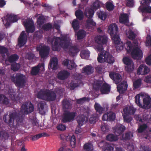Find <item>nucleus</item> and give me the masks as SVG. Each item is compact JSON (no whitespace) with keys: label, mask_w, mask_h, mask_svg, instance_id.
Masks as SVG:
<instances>
[{"label":"nucleus","mask_w":151,"mask_h":151,"mask_svg":"<svg viewBox=\"0 0 151 151\" xmlns=\"http://www.w3.org/2000/svg\"><path fill=\"white\" fill-rule=\"evenodd\" d=\"M34 107L31 102L23 104L21 106V111H15L9 115H5L3 117L4 122L10 126L13 125L14 121L16 119L17 122L22 123L25 116V114H27L34 111Z\"/></svg>","instance_id":"f257e3e1"},{"label":"nucleus","mask_w":151,"mask_h":151,"mask_svg":"<svg viewBox=\"0 0 151 151\" xmlns=\"http://www.w3.org/2000/svg\"><path fill=\"white\" fill-rule=\"evenodd\" d=\"M48 42L52 45V49L54 51H59L61 48L66 49L68 48L70 41L66 35L61 37H54L52 38L49 39Z\"/></svg>","instance_id":"f03ea898"},{"label":"nucleus","mask_w":151,"mask_h":151,"mask_svg":"<svg viewBox=\"0 0 151 151\" xmlns=\"http://www.w3.org/2000/svg\"><path fill=\"white\" fill-rule=\"evenodd\" d=\"M128 52H131L132 58L134 59L140 60L142 57V52L141 50L138 47L137 41L134 40L132 44L131 42L127 43Z\"/></svg>","instance_id":"7ed1b4c3"},{"label":"nucleus","mask_w":151,"mask_h":151,"mask_svg":"<svg viewBox=\"0 0 151 151\" xmlns=\"http://www.w3.org/2000/svg\"><path fill=\"white\" fill-rule=\"evenodd\" d=\"M108 29L113 42L116 45L117 49H123V46L121 45L120 39L119 35H117L118 30L117 26L115 24H111L108 27Z\"/></svg>","instance_id":"20e7f679"},{"label":"nucleus","mask_w":151,"mask_h":151,"mask_svg":"<svg viewBox=\"0 0 151 151\" xmlns=\"http://www.w3.org/2000/svg\"><path fill=\"white\" fill-rule=\"evenodd\" d=\"M37 97L47 101H52L55 100L56 95L53 91L47 89H42L37 93Z\"/></svg>","instance_id":"39448f33"},{"label":"nucleus","mask_w":151,"mask_h":151,"mask_svg":"<svg viewBox=\"0 0 151 151\" xmlns=\"http://www.w3.org/2000/svg\"><path fill=\"white\" fill-rule=\"evenodd\" d=\"M97 60L100 63L104 62L111 64L114 62V58L107 51L104 50L98 54Z\"/></svg>","instance_id":"423d86ee"},{"label":"nucleus","mask_w":151,"mask_h":151,"mask_svg":"<svg viewBox=\"0 0 151 151\" xmlns=\"http://www.w3.org/2000/svg\"><path fill=\"white\" fill-rule=\"evenodd\" d=\"M97 60L100 63L104 62L111 64L114 62V58L107 51L104 50L98 54Z\"/></svg>","instance_id":"0eeeda50"},{"label":"nucleus","mask_w":151,"mask_h":151,"mask_svg":"<svg viewBox=\"0 0 151 151\" xmlns=\"http://www.w3.org/2000/svg\"><path fill=\"white\" fill-rule=\"evenodd\" d=\"M141 95H137L135 97V102L139 107L145 109H149L151 108V98L150 96L144 98L143 99L142 105L140 103V99Z\"/></svg>","instance_id":"6e6552de"},{"label":"nucleus","mask_w":151,"mask_h":151,"mask_svg":"<svg viewBox=\"0 0 151 151\" xmlns=\"http://www.w3.org/2000/svg\"><path fill=\"white\" fill-rule=\"evenodd\" d=\"M11 79L18 87L22 88L25 86L26 83L25 76L23 74L17 73L16 74L15 76H12Z\"/></svg>","instance_id":"1a4fd4ad"},{"label":"nucleus","mask_w":151,"mask_h":151,"mask_svg":"<svg viewBox=\"0 0 151 151\" xmlns=\"http://www.w3.org/2000/svg\"><path fill=\"white\" fill-rule=\"evenodd\" d=\"M36 50L39 52L40 56L42 59L47 58L49 54L50 48L46 46L39 45L36 47Z\"/></svg>","instance_id":"9d476101"},{"label":"nucleus","mask_w":151,"mask_h":151,"mask_svg":"<svg viewBox=\"0 0 151 151\" xmlns=\"http://www.w3.org/2000/svg\"><path fill=\"white\" fill-rule=\"evenodd\" d=\"M141 2V6L138 8V11L139 12L147 13H151V6H149L150 4L151 3V1H143Z\"/></svg>","instance_id":"9b49d317"},{"label":"nucleus","mask_w":151,"mask_h":151,"mask_svg":"<svg viewBox=\"0 0 151 151\" xmlns=\"http://www.w3.org/2000/svg\"><path fill=\"white\" fill-rule=\"evenodd\" d=\"M76 116L75 112H70L68 110L65 111L62 119V122L64 123L72 122L74 120Z\"/></svg>","instance_id":"f8f14e48"},{"label":"nucleus","mask_w":151,"mask_h":151,"mask_svg":"<svg viewBox=\"0 0 151 151\" xmlns=\"http://www.w3.org/2000/svg\"><path fill=\"white\" fill-rule=\"evenodd\" d=\"M122 60L124 63L127 65L125 67L126 70L128 72H132L134 68V66L131 59L127 57H125L123 58Z\"/></svg>","instance_id":"ddd939ff"},{"label":"nucleus","mask_w":151,"mask_h":151,"mask_svg":"<svg viewBox=\"0 0 151 151\" xmlns=\"http://www.w3.org/2000/svg\"><path fill=\"white\" fill-rule=\"evenodd\" d=\"M27 41V36L25 31H23L20 34L18 39V45L20 47L24 46Z\"/></svg>","instance_id":"4468645a"},{"label":"nucleus","mask_w":151,"mask_h":151,"mask_svg":"<svg viewBox=\"0 0 151 151\" xmlns=\"http://www.w3.org/2000/svg\"><path fill=\"white\" fill-rule=\"evenodd\" d=\"M17 20V16L12 14L7 15L4 17V19H2L3 22H5V25L7 26L9 25L11 23L16 22Z\"/></svg>","instance_id":"2eb2a0df"},{"label":"nucleus","mask_w":151,"mask_h":151,"mask_svg":"<svg viewBox=\"0 0 151 151\" xmlns=\"http://www.w3.org/2000/svg\"><path fill=\"white\" fill-rule=\"evenodd\" d=\"M150 71V69L145 65H141L137 70V74L145 75L147 74Z\"/></svg>","instance_id":"dca6fc26"},{"label":"nucleus","mask_w":151,"mask_h":151,"mask_svg":"<svg viewBox=\"0 0 151 151\" xmlns=\"http://www.w3.org/2000/svg\"><path fill=\"white\" fill-rule=\"evenodd\" d=\"M110 78L113 80L116 84L119 83L122 80V77L118 73L111 72L109 73Z\"/></svg>","instance_id":"f3484780"},{"label":"nucleus","mask_w":151,"mask_h":151,"mask_svg":"<svg viewBox=\"0 0 151 151\" xmlns=\"http://www.w3.org/2000/svg\"><path fill=\"white\" fill-rule=\"evenodd\" d=\"M128 85L127 82L123 81L120 84L117 85V91L120 93H123L127 90Z\"/></svg>","instance_id":"a211bd4d"},{"label":"nucleus","mask_w":151,"mask_h":151,"mask_svg":"<svg viewBox=\"0 0 151 151\" xmlns=\"http://www.w3.org/2000/svg\"><path fill=\"white\" fill-rule=\"evenodd\" d=\"M115 113L111 112L105 114L102 116V119L104 121H112L115 120Z\"/></svg>","instance_id":"6ab92c4d"},{"label":"nucleus","mask_w":151,"mask_h":151,"mask_svg":"<svg viewBox=\"0 0 151 151\" xmlns=\"http://www.w3.org/2000/svg\"><path fill=\"white\" fill-rule=\"evenodd\" d=\"M70 75V73L67 71L63 70L59 72L57 76L59 79L63 80L68 78Z\"/></svg>","instance_id":"aec40b11"},{"label":"nucleus","mask_w":151,"mask_h":151,"mask_svg":"<svg viewBox=\"0 0 151 151\" xmlns=\"http://www.w3.org/2000/svg\"><path fill=\"white\" fill-rule=\"evenodd\" d=\"M44 68V64L42 63L40 64H38L36 66L32 67V68L30 72L32 76H36L40 72V68L41 67Z\"/></svg>","instance_id":"412c9836"},{"label":"nucleus","mask_w":151,"mask_h":151,"mask_svg":"<svg viewBox=\"0 0 151 151\" xmlns=\"http://www.w3.org/2000/svg\"><path fill=\"white\" fill-rule=\"evenodd\" d=\"M94 69L91 65H86L82 68V72L85 75H90L94 72Z\"/></svg>","instance_id":"4be33fe9"},{"label":"nucleus","mask_w":151,"mask_h":151,"mask_svg":"<svg viewBox=\"0 0 151 151\" xmlns=\"http://www.w3.org/2000/svg\"><path fill=\"white\" fill-rule=\"evenodd\" d=\"M95 42L98 44H105L107 42L108 38L105 35H99L95 37Z\"/></svg>","instance_id":"5701e85b"},{"label":"nucleus","mask_w":151,"mask_h":151,"mask_svg":"<svg viewBox=\"0 0 151 151\" xmlns=\"http://www.w3.org/2000/svg\"><path fill=\"white\" fill-rule=\"evenodd\" d=\"M94 10L90 8L87 7L85 9L84 14L88 19L92 18L94 15Z\"/></svg>","instance_id":"b1692460"},{"label":"nucleus","mask_w":151,"mask_h":151,"mask_svg":"<svg viewBox=\"0 0 151 151\" xmlns=\"http://www.w3.org/2000/svg\"><path fill=\"white\" fill-rule=\"evenodd\" d=\"M58 65V61L56 57H53L50 60L49 64V65L51 68L53 70H56L57 69Z\"/></svg>","instance_id":"393cba45"},{"label":"nucleus","mask_w":151,"mask_h":151,"mask_svg":"<svg viewBox=\"0 0 151 151\" xmlns=\"http://www.w3.org/2000/svg\"><path fill=\"white\" fill-rule=\"evenodd\" d=\"M79 51V49L76 46H71L69 48V53L70 56L74 57L76 56Z\"/></svg>","instance_id":"a878e982"},{"label":"nucleus","mask_w":151,"mask_h":151,"mask_svg":"<svg viewBox=\"0 0 151 151\" xmlns=\"http://www.w3.org/2000/svg\"><path fill=\"white\" fill-rule=\"evenodd\" d=\"M110 90V86L107 84L104 83L101 88L100 91L103 94L108 93Z\"/></svg>","instance_id":"bb28decb"},{"label":"nucleus","mask_w":151,"mask_h":151,"mask_svg":"<svg viewBox=\"0 0 151 151\" xmlns=\"http://www.w3.org/2000/svg\"><path fill=\"white\" fill-rule=\"evenodd\" d=\"M135 111V109L133 107L131 106L126 107L123 109L124 113L127 115L134 114Z\"/></svg>","instance_id":"cd10ccee"},{"label":"nucleus","mask_w":151,"mask_h":151,"mask_svg":"<svg viewBox=\"0 0 151 151\" xmlns=\"http://www.w3.org/2000/svg\"><path fill=\"white\" fill-rule=\"evenodd\" d=\"M125 129L126 128L124 125L121 124H119L117 126L115 130V133L117 135H119L123 133Z\"/></svg>","instance_id":"c85d7f7f"},{"label":"nucleus","mask_w":151,"mask_h":151,"mask_svg":"<svg viewBox=\"0 0 151 151\" xmlns=\"http://www.w3.org/2000/svg\"><path fill=\"white\" fill-rule=\"evenodd\" d=\"M128 16L127 14H121L119 17V22L120 23L126 24L129 22Z\"/></svg>","instance_id":"c756f323"},{"label":"nucleus","mask_w":151,"mask_h":151,"mask_svg":"<svg viewBox=\"0 0 151 151\" xmlns=\"http://www.w3.org/2000/svg\"><path fill=\"white\" fill-rule=\"evenodd\" d=\"M86 28L88 29H91L93 27L96 25V24L92 18H89L86 21Z\"/></svg>","instance_id":"7c9ffc66"},{"label":"nucleus","mask_w":151,"mask_h":151,"mask_svg":"<svg viewBox=\"0 0 151 151\" xmlns=\"http://www.w3.org/2000/svg\"><path fill=\"white\" fill-rule=\"evenodd\" d=\"M63 107L64 109H69L71 108L72 104L70 101L67 99H64L62 101Z\"/></svg>","instance_id":"2f4dec72"},{"label":"nucleus","mask_w":151,"mask_h":151,"mask_svg":"<svg viewBox=\"0 0 151 151\" xmlns=\"http://www.w3.org/2000/svg\"><path fill=\"white\" fill-rule=\"evenodd\" d=\"M84 151H93V144L90 142L86 143L83 146Z\"/></svg>","instance_id":"473e14b6"},{"label":"nucleus","mask_w":151,"mask_h":151,"mask_svg":"<svg viewBox=\"0 0 151 151\" xmlns=\"http://www.w3.org/2000/svg\"><path fill=\"white\" fill-rule=\"evenodd\" d=\"M9 99L5 95L0 94V103L4 105H8L9 103Z\"/></svg>","instance_id":"72a5a7b5"},{"label":"nucleus","mask_w":151,"mask_h":151,"mask_svg":"<svg viewBox=\"0 0 151 151\" xmlns=\"http://www.w3.org/2000/svg\"><path fill=\"white\" fill-rule=\"evenodd\" d=\"M45 102L42 101L40 102L37 104V106L41 114H43L45 113V111H44L45 109Z\"/></svg>","instance_id":"f704fd0d"},{"label":"nucleus","mask_w":151,"mask_h":151,"mask_svg":"<svg viewBox=\"0 0 151 151\" xmlns=\"http://www.w3.org/2000/svg\"><path fill=\"white\" fill-rule=\"evenodd\" d=\"M75 15L76 18L79 20H81L83 19L84 17L83 13L80 9H78L75 12Z\"/></svg>","instance_id":"c9c22d12"},{"label":"nucleus","mask_w":151,"mask_h":151,"mask_svg":"<svg viewBox=\"0 0 151 151\" xmlns=\"http://www.w3.org/2000/svg\"><path fill=\"white\" fill-rule=\"evenodd\" d=\"M86 32L83 29L80 30L77 34V38L78 40L83 39L86 36Z\"/></svg>","instance_id":"e433bc0d"},{"label":"nucleus","mask_w":151,"mask_h":151,"mask_svg":"<svg viewBox=\"0 0 151 151\" xmlns=\"http://www.w3.org/2000/svg\"><path fill=\"white\" fill-rule=\"evenodd\" d=\"M49 135L47 133L43 132L41 133L35 135L32 137V141L36 140L42 137H47Z\"/></svg>","instance_id":"4c0bfd02"},{"label":"nucleus","mask_w":151,"mask_h":151,"mask_svg":"<svg viewBox=\"0 0 151 151\" xmlns=\"http://www.w3.org/2000/svg\"><path fill=\"white\" fill-rule=\"evenodd\" d=\"M94 107L96 112L99 114H101L104 111V109L100 104L97 103L95 104Z\"/></svg>","instance_id":"58836bf2"},{"label":"nucleus","mask_w":151,"mask_h":151,"mask_svg":"<svg viewBox=\"0 0 151 151\" xmlns=\"http://www.w3.org/2000/svg\"><path fill=\"white\" fill-rule=\"evenodd\" d=\"M97 15L98 17L103 20H104L107 17V14L106 12L101 11L98 12Z\"/></svg>","instance_id":"ea45409f"},{"label":"nucleus","mask_w":151,"mask_h":151,"mask_svg":"<svg viewBox=\"0 0 151 151\" xmlns=\"http://www.w3.org/2000/svg\"><path fill=\"white\" fill-rule=\"evenodd\" d=\"M72 26L75 31L78 30L79 27V21L76 19H74L72 22Z\"/></svg>","instance_id":"a19ab883"},{"label":"nucleus","mask_w":151,"mask_h":151,"mask_svg":"<svg viewBox=\"0 0 151 151\" xmlns=\"http://www.w3.org/2000/svg\"><path fill=\"white\" fill-rule=\"evenodd\" d=\"M103 81L101 80H98L96 81L95 84L93 86V88L96 91L98 90L102 86L103 84Z\"/></svg>","instance_id":"79ce46f5"},{"label":"nucleus","mask_w":151,"mask_h":151,"mask_svg":"<svg viewBox=\"0 0 151 151\" xmlns=\"http://www.w3.org/2000/svg\"><path fill=\"white\" fill-rule=\"evenodd\" d=\"M106 140L111 142L116 141L118 140L117 137L112 134L108 135L106 136Z\"/></svg>","instance_id":"37998d69"},{"label":"nucleus","mask_w":151,"mask_h":151,"mask_svg":"<svg viewBox=\"0 0 151 151\" xmlns=\"http://www.w3.org/2000/svg\"><path fill=\"white\" fill-rule=\"evenodd\" d=\"M19 56L17 54H12L10 55L9 58L8 60L10 63H13L19 59Z\"/></svg>","instance_id":"c03bdc74"},{"label":"nucleus","mask_w":151,"mask_h":151,"mask_svg":"<svg viewBox=\"0 0 151 151\" xmlns=\"http://www.w3.org/2000/svg\"><path fill=\"white\" fill-rule=\"evenodd\" d=\"M147 128L146 124H144L139 126L137 129L138 133H141L144 132Z\"/></svg>","instance_id":"a18cd8bd"},{"label":"nucleus","mask_w":151,"mask_h":151,"mask_svg":"<svg viewBox=\"0 0 151 151\" xmlns=\"http://www.w3.org/2000/svg\"><path fill=\"white\" fill-rule=\"evenodd\" d=\"M52 28V24L50 23L44 24L42 27V29L45 31H48Z\"/></svg>","instance_id":"49530a36"},{"label":"nucleus","mask_w":151,"mask_h":151,"mask_svg":"<svg viewBox=\"0 0 151 151\" xmlns=\"http://www.w3.org/2000/svg\"><path fill=\"white\" fill-rule=\"evenodd\" d=\"M101 129L104 133L107 132L109 130V126L107 124L103 123L101 125Z\"/></svg>","instance_id":"de8ad7c7"},{"label":"nucleus","mask_w":151,"mask_h":151,"mask_svg":"<svg viewBox=\"0 0 151 151\" xmlns=\"http://www.w3.org/2000/svg\"><path fill=\"white\" fill-rule=\"evenodd\" d=\"M133 137V135L130 132L125 133V134H123L122 136V139H123L127 140L130 139V136Z\"/></svg>","instance_id":"09e8293b"},{"label":"nucleus","mask_w":151,"mask_h":151,"mask_svg":"<svg viewBox=\"0 0 151 151\" xmlns=\"http://www.w3.org/2000/svg\"><path fill=\"white\" fill-rule=\"evenodd\" d=\"M141 83V80L140 79H137L134 82L133 86L135 88H137L140 86Z\"/></svg>","instance_id":"8fccbe9b"},{"label":"nucleus","mask_w":151,"mask_h":151,"mask_svg":"<svg viewBox=\"0 0 151 151\" xmlns=\"http://www.w3.org/2000/svg\"><path fill=\"white\" fill-rule=\"evenodd\" d=\"M11 66V69L14 71L18 70L20 67V64L17 63L12 64Z\"/></svg>","instance_id":"3c124183"},{"label":"nucleus","mask_w":151,"mask_h":151,"mask_svg":"<svg viewBox=\"0 0 151 151\" xmlns=\"http://www.w3.org/2000/svg\"><path fill=\"white\" fill-rule=\"evenodd\" d=\"M98 119L97 116L95 114L91 115L89 119V122L91 124H94L95 123Z\"/></svg>","instance_id":"603ef678"},{"label":"nucleus","mask_w":151,"mask_h":151,"mask_svg":"<svg viewBox=\"0 0 151 151\" xmlns=\"http://www.w3.org/2000/svg\"><path fill=\"white\" fill-rule=\"evenodd\" d=\"M99 1H95L91 6V9L95 11L98 9L100 6Z\"/></svg>","instance_id":"864d4df0"},{"label":"nucleus","mask_w":151,"mask_h":151,"mask_svg":"<svg viewBox=\"0 0 151 151\" xmlns=\"http://www.w3.org/2000/svg\"><path fill=\"white\" fill-rule=\"evenodd\" d=\"M85 121V119L84 117L82 116H79L77 120L78 126L81 127L83 124L84 122Z\"/></svg>","instance_id":"5fc2aeb1"},{"label":"nucleus","mask_w":151,"mask_h":151,"mask_svg":"<svg viewBox=\"0 0 151 151\" xmlns=\"http://www.w3.org/2000/svg\"><path fill=\"white\" fill-rule=\"evenodd\" d=\"M45 21V19L43 16H40L37 19V23L40 26H41L44 24Z\"/></svg>","instance_id":"6e6d98bb"},{"label":"nucleus","mask_w":151,"mask_h":151,"mask_svg":"<svg viewBox=\"0 0 151 151\" xmlns=\"http://www.w3.org/2000/svg\"><path fill=\"white\" fill-rule=\"evenodd\" d=\"M70 144L73 148H74L76 146V139L75 136L73 135L70 138Z\"/></svg>","instance_id":"4d7b16f0"},{"label":"nucleus","mask_w":151,"mask_h":151,"mask_svg":"<svg viewBox=\"0 0 151 151\" xmlns=\"http://www.w3.org/2000/svg\"><path fill=\"white\" fill-rule=\"evenodd\" d=\"M89 99L88 98L84 97L77 100L76 102L78 104H81L83 103L86 101H89Z\"/></svg>","instance_id":"13d9d810"},{"label":"nucleus","mask_w":151,"mask_h":151,"mask_svg":"<svg viewBox=\"0 0 151 151\" xmlns=\"http://www.w3.org/2000/svg\"><path fill=\"white\" fill-rule=\"evenodd\" d=\"M25 28L26 31L28 33H33L35 30L34 24L30 25L29 26L25 27Z\"/></svg>","instance_id":"bf43d9fd"},{"label":"nucleus","mask_w":151,"mask_h":151,"mask_svg":"<svg viewBox=\"0 0 151 151\" xmlns=\"http://www.w3.org/2000/svg\"><path fill=\"white\" fill-rule=\"evenodd\" d=\"M24 25L25 27L29 26L30 25L34 24L32 20L30 19H27L23 22Z\"/></svg>","instance_id":"052dcab7"},{"label":"nucleus","mask_w":151,"mask_h":151,"mask_svg":"<svg viewBox=\"0 0 151 151\" xmlns=\"http://www.w3.org/2000/svg\"><path fill=\"white\" fill-rule=\"evenodd\" d=\"M129 34L128 37L130 40H133L135 39L136 35L131 30H129L128 32Z\"/></svg>","instance_id":"680f3d73"},{"label":"nucleus","mask_w":151,"mask_h":151,"mask_svg":"<svg viewBox=\"0 0 151 151\" xmlns=\"http://www.w3.org/2000/svg\"><path fill=\"white\" fill-rule=\"evenodd\" d=\"M106 7L108 10L112 11L114 8V6L112 3L108 2L106 4Z\"/></svg>","instance_id":"e2e57ef3"},{"label":"nucleus","mask_w":151,"mask_h":151,"mask_svg":"<svg viewBox=\"0 0 151 151\" xmlns=\"http://www.w3.org/2000/svg\"><path fill=\"white\" fill-rule=\"evenodd\" d=\"M75 67V64L74 61L70 60V63L68 65V69L71 70L74 68Z\"/></svg>","instance_id":"0e129e2a"},{"label":"nucleus","mask_w":151,"mask_h":151,"mask_svg":"<svg viewBox=\"0 0 151 151\" xmlns=\"http://www.w3.org/2000/svg\"><path fill=\"white\" fill-rule=\"evenodd\" d=\"M34 57L35 55L31 52L27 53L26 55V58L29 60H32L34 58Z\"/></svg>","instance_id":"69168bd1"},{"label":"nucleus","mask_w":151,"mask_h":151,"mask_svg":"<svg viewBox=\"0 0 151 151\" xmlns=\"http://www.w3.org/2000/svg\"><path fill=\"white\" fill-rule=\"evenodd\" d=\"M8 52V49L4 46H0V53L7 54Z\"/></svg>","instance_id":"338daca9"},{"label":"nucleus","mask_w":151,"mask_h":151,"mask_svg":"<svg viewBox=\"0 0 151 151\" xmlns=\"http://www.w3.org/2000/svg\"><path fill=\"white\" fill-rule=\"evenodd\" d=\"M13 96L11 97L12 100L14 101H16L17 103L20 102V98L19 97V94L17 96H16L13 94ZM10 97H11V96Z\"/></svg>","instance_id":"774afa93"}]
</instances>
